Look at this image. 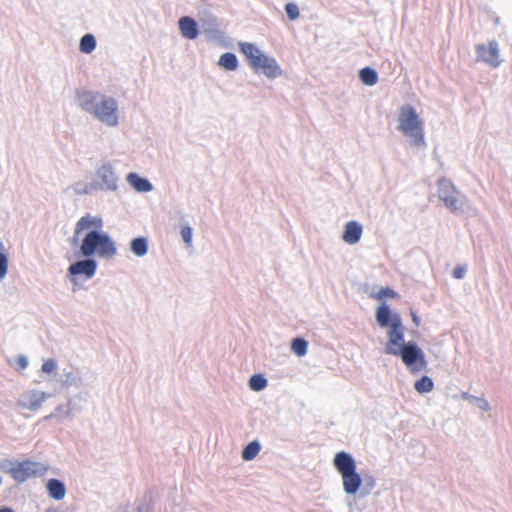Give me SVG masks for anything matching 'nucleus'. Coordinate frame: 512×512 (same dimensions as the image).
Returning a JSON list of instances; mask_svg holds the SVG:
<instances>
[{
    "mask_svg": "<svg viewBox=\"0 0 512 512\" xmlns=\"http://www.w3.org/2000/svg\"><path fill=\"white\" fill-rule=\"evenodd\" d=\"M376 321L381 328L389 327L388 342L385 346V353L396 355L398 349L407 342L404 341V326L398 313H392L386 303H382L376 311Z\"/></svg>",
    "mask_w": 512,
    "mask_h": 512,
    "instance_id": "f257e3e1",
    "label": "nucleus"
},
{
    "mask_svg": "<svg viewBox=\"0 0 512 512\" xmlns=\"http://www.w3.org/2000/svg\"><path fill=\"white\" fill-rule=\"evenodd\" d=\"M238 46L248 65L255 73H262L269 79H275L283 75V70L277 60L265 54L254 43L239 42Z\"/></svg>",
    "mask_w": 512,
    "mask_h": 512,
    "instance_id": "f03ea898",
    "label": "nucleus"
},
{
    "mask_svg": "<svg viewBox=\"0 0 512 512\" xmlns=\"http://www.w3.org/2000/svg\"><path fill=\"white\" fill-rule=\"evenodd\" d=\"M117 247L110 235L97 229L88 231L82 238L78 256L83 258L97 255L100 258H113Z\"/></svg>",
    "mask_w": 512,
    "mask_h": 512,
    "instance_id": "7ed1b4c3",
    "label": "nucleus"
},
{
    "mask_svg": "<svg viewBox=\"0 0 512 512\" xmlns=\"http://www.w3.org/2000/svg\"><path fill=\"white\" fill-rule=\"evenodd\" d=\"M438 197L443 201L446 208L457 216L476 215V210L470 204L469 199L461 193L455 185L447 178H440L437 182Z\"/></svg>",
    "mask_w": 512,
    "mask_h": 512,
    "instance_id": "20e7f679",
    "label": "nucleus"
},
{
    "mask_svg": "<svg viewBox=\"0 0 512 512\" xmlns=\"http://www.w3.org/2000/svg\"><path fill=\"white\" fill-rule=\"evenodd\" d=\"M398 130L409 139L411 146L416 148L426 146L422 122L413 106L406 104L400 108Z\"/></svg>",
    "mask_w": 512,
    "mask_h": 512,
    "instance_id": "39448f33",
    "label": "nucleus"
},
{
    "mask_svg": "<svg viewBox=\"0 0 512 512\" xmlns=\"http://www.w3.org/2000/svg\"><path fill=\"white\" fill-rule=\"evenodd\" d=\"M333 465L342 476L344 491L348 495H355L362 484V479L356 471V462L352 455L345 451L336 453Z\"/></svg>",
    "mask_w": 512,
    "mask_h": 512,
    "instance_id": "423d86ee",
    "label": "nucleus"
},
{
    "mask_svg": "<svg viewBox=\"0 0 512 512\" xmlns=\"http://www.w3.org/2000/svg\"><path fill=\"white\" fill-rule=\"evenodd\" d=\"M1 468L9 473L18 483H22L29 478L43 476L48 471V467L40 462L26 460L23 462L6 461Z\"/></svg>",
    "mask_w": 512,
    "mask_h": 512,
    "instance_id": "0eeeda50",
    "label": "nucleus"
},
{
    "mask_svg": "<svg viewBox=\"0 0 512 512\" xmlns=\"http://www.w3.org/2000/svg\"><path fill=\"white\" fill-rule=\"evenodd\" d=\"M403 364L409 369L412 374H418L427 370V360L422 349L414 341H408L398 349V353Z\"/></svg>",
    "mask_w": 512,
    "mask_h": 512,
    "instance_id": "6e6552de",
    "label": "nucleus"
},
{
    "mask_svg": "<svg viewBox=\"0 0 512 512\" xmlns=\"http://www.w3.org/2000/svg\"><path fill=\"white\" fill-rule=\"evenodd\" d=\"M119 180L113 164L109 161H103L96 169L92 181L97 191L116 193L119 190Z\"/></svg>",
    "mask_w": 512,
    "mask_h": 512,
    "instance_id": "1a4fd4ad",
    "label": "nucleus"
},
{
    "mask_svg": "<svg viewBox=\"0 0 512 512\" xmlns=\"http://www.w3.org/2000/svg\"><path fill=\"white\" fill-rule=\"evenodd\" d=\"M92 116L108 127H116L119 123L117 100L111 96L102 94Z\"/></svg>",
    "mask_w": 512,
    "mask_h": 512,
    "instance_id": "9d476101",
    "label": "nucleus"
},
{
    "mask_svg": "<svg viewBox=\"0 0 512 512\" xmlns=\"http://www.w3.org/2000/svg\"><path fill=\"white\" fill-rule=\"evenodd\" d=\"M50 397V394L32 389L24 392L17 400V406L30 411L38 410L41 405Z\"/></svg>",
    "mask_w": 512,
    "mask_h": 512,
    "instance_id": "9b49d317",
    "label": "nucleus"
},
{
    "mask_svg": "<svg viewBox=\"0 0 512 512\" xmlns=\"http://www.w3.org/2000/svg\"><path fill=\"white\" fill-rule=\"evenodd\" d=\"M98 263L92 257L84 258L72 263L68 268L70 277L84 276L85 279H91L97 271Z\"/></svg>",
    "mask_w": 512,
    "mask_h": 512,
    "instance_id": "f8f14e48",
    "label": "nucleus"
},
{
    "mask_svg": "<svg viewBox=\"0 0 512 512\" xmlns=\"http://www.w3.org/2000/svg\"><path fill=\"white\" fill-rule=\"evenodd\" d=\"M200 29L209 41L220 43L225 38V33L220 29L215 16L209 15L200 19Z\"/></svg>",
    "mask_w": 512,
    "mask_h": 512,
    "instance_id": "ddd939ff",
    "label": "nucleus"
},
{
    "mask_svg": "<svg viewBox=\"0 0 512 512\" xmlns=\"http://www.w3.org/2000/svg\"><path fill=\"white\" fill-rule=\"evenodd\" d=\"M102 93L86 90V89H77L75 92V99L77 106L83 110L84 112L92 115L96 105L101 98Z\"/></svg>",
    "mask_w": 512,
    "mask_h": 512,
    "instance_id": "4468645a",
    "label": "nucleus"
},
{
    "mask_svg": "<svg viewBox=\"0 0 512 512\" xmlns=\"http://www.w3.org/2000/svg\"><path fill=\"white\" fill-rule=\"evenodd\" d=\"M103 219L98 216H92L90 214H86L82 216L76 223L75 230H74V236H73V243H76L78 240V236L81 232L84 230H94L97 229L98 231H101L103 227Z\"/></svg>",
    "mask_w": 512,
    "mask_h": 512,
    "instance_id": "2eb2a0df",
    "label": "nucleus"
},
{
    "mask_svg": "<svg viewBox=\"0 0 512 512\" xmlns=\"http://www.w3.org/2000/svg\"><path fill=\"white\" fill-rule=\"evenodd\" d=\"M476 52L478 59L487 62L494 67H497L500 64V62L497 60L499 56V49L498 43L496 41L490 42L488 47H486L484 44L476 45Z\"/></svg>",
    "mask_w": 512,
    "mask_h": 512,
    "instance_id": "dca6fc26",
    "label": "nucleus"
},
{
    "mask_svg": "<svg viewBox=\"0 0 512 512\" xmlns=\"http://www.w3.org/2000/svg\"><path fill=\"white\" fill-rule=\"evenodd\" d=\"M362 233L363 227L359 222L349 221L346 223L344 227L342 239L345 243L349 245H354L360 241Z\"/></svg>",
    "mask_w": 512,
    "mask_h": 512,
    "instance_id": "f3484780",
    "label": "nucleus"
},
{
    "mask_svg": "<svg viewBox=\"0 0 512 512\" xmlns=\"http://www.w3.org/2000/svg\"><path fill=\"white\" fill-rule=\"evenodd\" d=\"M178 25L181 35L184 38L189 40H194L197 38L199 29L197 22L193 18L189 16H183L179 19Z\"/></svg>",
    "mask_w": 512,
    "mask_h": 512,
    "instance_id": "a211bd4d",
    "label": "nucleus"
},
{
    "mask_svg": "<svg viewBox=\"0 0 512 512\" xmlns=\"http://www.w3.org/2000/svg\"><path fill=\"white\" fill-rule=\"evenodd\" d=\"M126 180L137 192H150L153 190L151 182L147 178L139 176L137 173H129Z\"/></svg>",
    "mask_w": 512,
    "mask_h": 512,
    "instance_id": "6ab92c4d",
    "label": "nucleus"
},
{
    "mask_svg": "<svg viewBox=\"0 0 512 512\" xmlns=\"http://www.w3.org/2000/svg\"><path fill=\"white\" fill-rule=\"evenodd\" d=\"M48 495L54 500H62L66 495V487L64 483L56 478L48 480L46 484Z\"/></svg>",
    "mask_w": 512,
    "mask_h": 512,
    "instance_id": "aec40b11",
    "label": "nucleus"
},
{
    "mask_svg": "<svg viewBox=\"0 0 512 512\" xmlns=\"http://www.w3.org/2000/svg\"><path fill=\"white\" fill-rule=\"evenodd\" d=\"M61 383L65 387L73 386L80 388L83 385V380L78 372L73 370H64L63 374L61 375Z\"/></svg>",
    "mask_w": 512,
    "mask_h": 512,
    "instance_id": "412c9836",
    "label": "nucleus"
},
{
    "mask_svg": "<svg viewBox=\"0 0 512 512\" xmlns=\"http://www.w3.org/2000/svg\"><path fill=\"white\" fill-rule=\"evenodd\" d=\"M130 250L137 257H143L148 252V240L145 237L133 238L130 242Z\"/></svg>",
    "mask_w": 512,
    "mask_h": 512,
    "instance_id": "4be33fe9",
    "label": "nucleus"
},
{
    "mask_svg": "<svg viewBox=\"0 0 512 512\" xmlns=\"http://www.w3.org/2000/svg\"><path fill=\"white\" fill-rule=\"evenodd\" d=\"M238 58L234 53L226 52L219 58L218 65L227 71H234L238 67Z\"/></svg>",
    "mask_w": 512,
    "mask_h": 512,
    "instance_id": "5701e85b",
    "label": "nucleus"
},
{
    "mask_svg": "<svg viewBox=\"0 0 512 512\" xmlns=\"http://www.w3.org/2000/svg\"><path fill=\"white\" fill-rule=\"evenodd\" d=\"M360 81L367 86H374L378 82V74L371 67H364L359 71Z\"/></svg>",
    "mask_w": 512,
    "mask_h": 512,
    "instance_id": "b1692460",
    "label": "nucleus"
},
{
    "mask_svg": "<svg viewBox=\"0 0 512 512\" xmlns=\"http://www.w3.org/2000/svg\"><path fill=\"white\" fill-rule=\"evenodd\" d=\"M260 450V443L257 440L251 441L243 448L241 457L244 461H251L259 454Z\"/></svg>",
    "mask_w": 512,
    "mask_h": 512,
    "instance_id": "393cba45",
    "label": "nucleus"
},
{
    "mask_svg": "<svg viewBox=\"0 0 512 512\" xmlns=\"http://www.w3.org/2000/svg\"><path fill=\"white\" fill-rule=\"evenodd\" d=\"M9 269V259L7 249L0 239V281L6 278Z\"/></svg>",
    "mask_w": 512,
    "mask_h": 512,
    "instance_id": "a878e982",
    "label": "nucleus"
},
{
    "mask_svg": "<svg viewBox=\"0 0 512 512\" xmlns=\"http://www.w3.org/2000/svg\"><path fill=\"white\" fill-rule=\"evenodd\" d=\"M96 48V38L92 34H85L80 39L79 49L82 53L89 54Z\"/></svg>",
    "mask_w": 512,
    "mask_h": 512,
    "instance_id": "bb28decb",
    "label": "nucleus"
},
{
    "mask_svg": "<svg viewBox=\"0 0 512 512\" xmlns=\"http://www.w3.org/2000/svg\"><path fill=\"white\" fill-rule=\"evenodd\" d=\"M414 388L420 394L428 393L433 390L434 383L429 376L424 375L415 382Z\"/></svg>",
    "mask_w": 512,
    "mask_h": 512,
    "instance_id": "cd10ccee",
    "label": "nucleus"
},
{
    "mask_svg": "<svg viewBox=\"0 0 512 512\" xmlns=\"http://www.w3.org/2000/svg\"><path fill=\"white\" fill-rule=\"evenodd\" d=\"M267 385L268 381L262 374H254L249 379V387L253 391H262Z\"/></svg>",
    "mask_w": 512,
    "mask_h": 512,
    "instance_id": "c85d7f7f",
    "label": "nucleus"
},
{
    "mask_svg": "<svg viewBox=\"0 0 512 512\" xmlns=\"http://www.w3.org/2000/svg\"><path fill=\"white\" fill-rule=\"evenodd\" d=\"M308 343L304 338L297 337L292 340L291 350L292 352L301 357L307 353Z\"/></svg>",
    "mask_w": 512,
    "mask_h": 512,
    "instance_id": "c756f323",
    "label": "nucleus"
},
{
    "mask_svg": "<svg viewBox=\"0 0 512 512\" xmlns=\"http://www.w3.org/2000/svg\"><path fill=\"white\" fill-rule=\"evenodd\" d=\"M462 399L475 403L482 411L488 412L491 409L490 404L486 399L471 395L468 392L462 393Z\"/></svg>",
    "mask_w": 512,
    "mask_h": 512,
    "instance_id": "7c9ffc66",
    "label": "nucleus"
},
{
    "mask_svg": "<svg viewBox=\"0 0 512 512\" xmlns=\"http://www.w3.org/2000/svg\"><path fill=\"white\" fill-rule=\"evenodd\" d=\"M74 191L77 195H89L97 191V189L94 187L93 181L90 183L78 182L74 186Z\"/></svg>",
    "mask_w": 512,
    "mask_h": 512,
    "instance_id": "2f4dec72",
    "label": "nucleus"
},
{
    "mask_svg": "<svg viewBox=\"0 0 512 512\" xmlns=\"http://www.w3.org/2000/svg\"><path fill=\"white\" fill-rule=\"evenodd\" d=\"M71 411H72L71 401H69L66 405H58L56 407L55 411L52 412L51 414L47 415L44 419L45 420L52 419V418L56 417L57 413H62L65 416H69Z\"/></svg>",
    "mask_w": 512,
    "mask_h": 512,
    "instance_id": "473e14b6",
    "label": "nucleus"
},
{
    "mask_svg": "<svg viewBox=\"0 0 512 512\" xmlns=\"http://www.w3.org/2000/svg\"><path fill=\"white\" fill-rule=\"evenodd\" d=\"M285 12L291 21L297 20L300 16L299 8L294 3H287L285 5Z\"/></svg>",
    "mask_w": 512,
    "mask_h": 512,
    "instance_id": "72a5a7b5",
    "label": "nucleus"
},
{
    "mask_svg": "<svg viewBox=\"0 0 512 512\" xmlns=\"http://www.w3.org/2000/svg\"><path fill=\"white\" fill-rule=\"evenodd\" d=\"M192 234L193 232L190 225L186 224L181 227V236L187 246L192 245Z\"/></svg>",
    "mask_w": 512,
    "mask_h": 512,
    "instance_id": "f704fd0d",
    "label": "nucleus"
},
{
    "mask_svg": "<svg viewBox=\"0 0 512 512\" xmlns=\"http://www.w3.org/2000/svg\"><path fill=\"white\" fill-rule=\"evenodd\" d=\"M396 295L395 291L389 287H383L379 290V292L375 295H371L373 298H376V299H383V298H386V297H394Z\"/></svg>",
    "mask_w": 512,
    "mask_h": 512,
    "instance_id": "c9c22d12",
    "label": "nucleus"
},
{
    "mask_svg": "<svg viewBox=\"0 0 512 512\" xmlns=\"http://www.w3.org/2000/svg\"><path fill=\"white\" fill-rule=\"evenodd\" d=\"M57 368V363L54 359H48L42 364V371L44 373H52Z\"/></svg>",
    "mask_w": 512,
    "mask_h": 512,
    "instance_id": "e433bc0d",
    "label": "nucleus"
},
{
    "mask_svg": "<svg viewBox=\"0 0 512 512\" xmlns=\"http://www.w3.org/2000/svg\"><path fill=\"white\" fill-rule=\"evenodd\" d=\"M465 274H466V268L462 267V266L455 267L453 270V273H452L453 277L456 279L464 278Z\"/></svg>",
    "mask_w": 512,
    "mask_h": 512,
    "instance_id": "4c0bfd02",
    "label": "nucleus"
},
{
    "mask_svg": "<svg viewBox=\"0 0 512 512\" xmlns=\"http://www.w3.org/2000/svg\"><path fill=\"white\" fill-rule=\"evenodd\" d=\"M17 364L20 370H24L28 367V358L25 355H19L17 357Z\"/></svg>",
    "mask_w": 512,
    "mask_h": 512,
    "instance_id": "58836bf2",
    "label": "nucleus"
},
{
    "mask_svg": "<svg viewBox=\"0 0 512 512\" xmlns=\"http://www.w3.org/2000/svg\"><path fill=\"white\" fill-rule=\"evenodd\" d=\"M412 320L416 326L420 325V318L415 313H412Z\"/></svg>",
    "mask_w": 512,
    "mask_h": 512,
    "instance_id": "ea45409f",
    "label": "nucleus"
},
{
    "mask_svg": "<svg viewBox=\"0 0 512 512\" xmlns=\"http://www.w3.org/2000/svg\"><path fill=\"white\" fill-rule=\"evenodd\" d=\"M0 512H15V511L10 507H1Z\"/></svg>",
    "mask_w": 512,
    "mask_h": 512,
    "instance_id": "a19ab883",
    "label": "nucleus"
},
{
    "mask_svg": "<svg viewBox=\"0 0 512 512\" xmlns=\"http://www.w3.org/2000/svg\"><path fill=\"white\" fill-rule=\"evenodd\" d=\"M368 485L370 486V489H373V487H374V480L372 479Z\"/></svg>",
    "mask_w": 512,
    "mask_h": 512,
    "instance_id": "79ce46f5",
    "label": "nucleus"
},
{
    "mask_svg": "<svg viewBox=\"0 0 512 512\" xmlns=\"http://www.w3.org/2000/svg\"><path fill=\"white\" fill-rule=\"evenodd\" d=\"M2 484V477L0 476V485Z\"/></svg>",
    "mask_w": 512,
    "mask_h": 512,
    "instance_id": "37998d69",
    "label": "nucleus"
}]
</instances>
